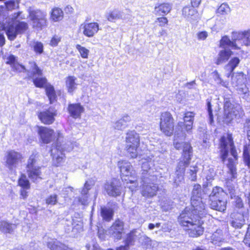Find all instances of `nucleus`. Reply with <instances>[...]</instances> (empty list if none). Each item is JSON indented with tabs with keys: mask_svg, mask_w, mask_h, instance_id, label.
I'll use <instances>...</instances> for the list:
<instances>
[{
	"mask_svg": "<svg viewBox=\"0 0 250 250\" xmlns=\"http://www.w3.org/2000/svg\"><path fill=\"white\" fill-rule=\"evenodd\" d=\"M30 67L27 70V76L31 79L34 85L39 88L45 86L46 95L49 99L50 104L56 101V95L54 87L51 85L47 84V80L42 77V70L39 68L34 62H29Z\"/></svg>",
	"mask_w": 250,
	"mask_h": 250,
	"instance_id": "7ed1b4c3",
	"label": "nucleus"
},
{
	"mask_svg": "<svg viewBox=\"0 0 250 250\" xmlns=\"http://www.w3.org/2000/svg\"><path fill=\"white\" fill-rule=\"evenodd\" d=\"M77 79L74 76H68L66 78L65 85L68 93L73 94L77 89L78 83Z\"/></svg>",
	"mask_w": 250,
	"mask_h": 250,
	"instance_id": "c756f323",
	"label": "nucleus"
},
{
	"mask_svg": "<svg viewBox=\"0 0 250 250\" xmlns=\"http://www.w3.org/2000/svg\"><path fill=\"white\" fill-rule=\"evenodd\" d=\"M118 166L120 169L123 180L126 181L125 187L131 191L135 190L137 186V180L135 171L130 163L127 161H120L118 163Z\"/></svg>",
	"mask_w": 250,
	"mask_h": 250,
	"instance_id": "39448f33",
	"label": "nucleus"
},
{
	"mask_svg": "<svg viewBox=\"0 0 250 250\" xmlns=\"http://www.w3.org/2000/svg\"><path fill=\"white\" fill-rule=\"evenodd\" d=\"M56 115V110L50 107L48 110L41 112L38 115V117L42 123L50 125L54 122L55 116Z\"/></svg>",
	"mask_w": 250,
	"mask_h": 250,
	"instance_id": "6ab92c4d",
	"label": "nucleus"
},
{
	"mask_svg": "<svg viewBox=\"0 0 250 250\" xmlns=\"http://www.w3.org/2000/svg\"><path fill=\"white\" fill-rule=\"evenodd\" d=\"M122 18V14L121 11L115 9L110 11L106 15L107 19L112 22L115 21L117 20L120 19Z\"/></svg>",
	"mask_w": 250,
	"mask_h": 250,
	"instance_id": "f704fd0d",
	"label": "nucleus"
},
{
	"mask_svg": "<svg viewBox=\"0 0 250 250\" xmlns=\"http://www.w3.org/2000/svg\"><path fill=\"white\" fill-rule=\"evenodd\" d=\"M243 158L245 165L250 168V143L244 147Z\"/></svg>",
	"mask_w": 250,
	"mask_h": 250,
	"instance_id": "e433bc0d",
	"label": "nucleus"
},
{
	"mask_svg": "<svg viewBox=\"0 0 250 250\" xmlns=\"http://www.w3.org/2000/svg\"><path fill=\"white\" fill-rule=\"evenodd\" d=\"M213 78L214 81L217 84H221L222 80L220 77L219 73L217 71H214L212 73Z\"/></svg>",
	"mask_w": 250,
	"mask_h": 250,
	"instance_id": "6e6d98bb",
	"label": "nucleus"
},
{
	"mask_svg": "<svg viewBox=\"0 0 250 250\" xmlns=\"http://www.w3.org/2000/svg\"><path fill=\"white\" fill-rule=\"evenodd\" d=\"M38 132L44 144L50 143L55 138L54 130L46 127H38Z\"/></svg>",
	"mask_w": 250,
	"mask_h": 250,
	"instance_id": "aec40b11",
	"label": "nucleus"
},
{
	"mask_svg": "<svg viewBox=\"0 0 250 250\" xmlns=\"http://www.w3.org/2000/svg\"><path fill=\"white\" fill-rule=\"evenodd\" d=\"M198 171V168L197 167L193 166L190 167L189 169V171L188 173L189 174V178L192 181H195L196 179V173Z\"/></svg>",
	"mask_w": 250,
	"mask_h": 250,
	"instance_id": "49530a36",
	"label": "nucleus"
},
{
	"mask_svg": "<svg viewBox=\"0 0 250 250\" xmlns=\"http://www.w3.org/2000/svg\"><path fill=\"white\" fill-rule=\"evenodd\" d=\"M230 8L226 3L222 4L217 10V13L221 15H226L230 12Z\"/></svg>",
	"mask_w": 250,
	"mask_h": 250,
	"instance_id": "79ce46f5",
	"label": "nucleus"
},
{
	"mask_svg": "<svg viewBox=\"0 0 250 250\" xmlns=\"http://www.w3.org/2000/svg\"><path fill=\"white\" fill-rule=\"evenodd\" d=\"M232 55V52L229 49H223L218 53L216 63L218 65L226 62Z\"/></svg>",
	"mask_w": 250,
	"mask_h": 250,
	"instance_id": "c85d7f7f",
	"label": "nucleus"
},
{
	"mask_svg": "<svg viewBox=\"0 0 250 250\" xmlns=\"http://www.w3.org/2000/svg\"><path fill=\"white\" fill-rule=\"evenodd\" d=\"M131 121L130 117L128 115L123 116L118 120L112 123V127L116 130H123L127 127V123Z\"/></svg>",
	"mask_w": 250,
	"mask_h": 250,
	"instance_id": "a878e982",
	"label": "nucleus"
},
{
	"mask_svg": "<svg viewBox=\"0 0 250 250\" xmlns=\"http://www.w3.org/2000/svg\"><path fill=\"white\" fill-rule=\"evenodd\" d=\"M139 146L133 145H125L127 152L131 158H136L138 155L137 149Z\"/></svg>",
	"mask_w": 250,
	"mask_h": 250,
	"instance_id": "58836bf2",
	"label": "nucleus"
},
{
	"mask_svg": "<svg viewBox=\"0 0 250 250\" xmlns=\"http://www.w3.org/2000/svg\"><path fill=\"white\" fill-rule=\"evenodd\" d=\"M104 188L109 196L116 197L119 196L121 193L122 188L120 184L115 179L105 184Z\"/></svg>",
	"mask_w": 250,
	"mask_h": 250,
	"instance_id": "a211bd4d",
	"label": "nucleus"
},
{
	"mask_svg": "<svg viewBox=\"0 0 250 250\" xmlns=\"http://www.w3.org/2000/svg\"><path fill=\"white\" fill-rule=\"evenodd\" d=\"M201 2V0H191V4L192 6L191 7H197L199 5Z\"/></svg>",
	"mask_w": 250,
	"mask_h": 250,
	"instance_id": "680f3d73",
	"label": "nucleus"
},
{
	"mask_svg": "<svg viewBox=\"0 0 250 250\" xmlns=\"http://www.w3.org/2000/svg\"><path fill=\"white\" fill-rule=\"evenodd\" d=\"M211 239L212 243L217 244L218 243L221 242L223 240V233L221 229H217L214 232L211 236Z\"/></svg>",
	"mask_w": 250,
	"mask_h": 250,
	"instance_id": "4c0bfd02",
	"label": "nucleus"
},
{
	"mask_svg": "<svg viewBox=\"0 0 250 250\" xmlns=\"http://www.w3.org/2000/svg\"><path fill=\"white\" fill-rule=\"evenodd\" d=\"M5 41L4 35L0 33V46H2L5 44Z\"/></svg>",
	"mask_w": 250,
	"mask_h": 250,
	"instance_id": "69168bd1",
	"label": "nucleus"
},
{
	"mask_svg": "<svg viewBox=\"0 0 250 250\" xmlns=\"http://www.w3.org/2000/svg\"><path fill=\"white\" fill-rule=\"evenodd\" d=\"M68 110L72 117L78 118L81 117V114L84 111V108L80 104H69Z\"/></svg>",
	"mask_w": 250,
	"mask_h": 250,
	"instance_id": "bb28decb",
	"label": "nucleus"
},
{
	"mask_svg": "<svg viewBox=\"0 0 250 250\" xmlns=\"http://www.w3.org/2000/svg\"><path fill=\"white\" fill-rule=\"evenodd\" d=\"M61 41V38L58 36L55 35L50 41V45L52 46H57Z\"/></svg>",
	"mask_w": 250,
	"mask_h": 250,
	"instance_id": "5fc2aeb1",
	"label": "nucleus"
},
{
	"mask_svg": "<svg viewBox=\"0 0 250 250\" xmlns=\"http://www.w3.org/2000/svg\"><path fill=\"white\" fill-rule=\"evenodd\" d=\"M101 213L103 219L108 222L112 218L113 211L110 208L103 207L101 208Z\"/></svg>",
	"mask_w": 250,
	"mask_h": 250,
	"instance_id": "72a5a7b5",
	"label": "nucleus"
},
{
	"mask_svg": "<svg viewBox=\"0 0 250 250\" xmlns=\"http://www.w3.org/2000/svg\"><path fill=\"white\" fill-rule=\"evenodd\" d=\"M34 51L38 53L41 54L43 52V44L39 42H34L33 44Z\"/></svg>",
	"mask_w": 250,
	"mask_h": 250,
	"instance_id": "09e8293b",
	"label": "nucleus"
},
{
	"mask_svg": "<svg viewBox=\"0 0 250 250\" xmlns=\"http://www.w3.org/2000/svg\"><path fill=\"white\" fill-rule=\"evenodd\" d=\"M79 30L85 36L91 38L100 30L99 25L96 22H85L81 24Z\"/></svg>",
	"mask_w": 250,
	"mask_h": 250,
	"instance_id": "2eb2a0df",
	"label": "nucleus"
},
{
	"mask_svg": "<svg viewBox=\"0 0 250 250\" xmlns=\"http://www.w3.org/2000/svg\"><path fill=\"white\" fill-rule=\"evenodd\" d=\"M220 156L222 162H225L228 158L227 167L232 178L237 175L236 165L238 164V155L231 136L229 135L223 136L220 140Z\"/></svg>",
	"mask_w": 250,
	"mask_h": 250,
	"instance_id": "f03ea898",
	"label": "nucleus"
},
{
	"mask_svg": "<svg viewBox=\"0 0 250 250\" xmlns=\"http://www.w3.org/2000/svg\"><path fill=\"white\" fill-rule=\"evenodd\" d=\"M46 14L43 12L37 10L30 13V17L32 21L33 27L42 29L46 26Z\"/></svg>",
	"mask_w": 250,
	"mask_h": 250,
	"instance_id": "ddd939ff",
	"label": "nucleus"
},
{
	"mask_svg": "<svg viewBox=\"0 0 250 250\" xmlns=\"http://www.w3.org/2000/svg\"><path fill=\"white\" fill-rule=\"evenodd\" d=\"M124 226L123 221L120 220H116L109 229V234L115 239L117 240L121 239L124 230Z\"/></svg>",
	"mask_w": 250,
	"mask_h": 250,
	"instance_id": "f3484780",
	"label": "nucleus"
},
{
	"mask_svg": "<svg viewBox=\"0 0 250 250\" xmlns=\"http://www.w3.org/2000/svg\"><path fill=\"white\" fill-rule=\"evenodd\" d=\"M244 243L250 247V224L248 228L247 233L244 239Z\"/></svg>",
	"mask_w": 250,
	"mask_h": 250,
	"instance_id": "3c124183",
	"label": "nucleus"
},
{
	"mask_svg": "<svg viewBox=\"0 0 250 250\" xmlns=\"http://www.w3.org/2000/svg\"><path fill=\"white\" fill-rule=\"evenodd\" d=\"M224 122L229 123L232 120L243 116L244 113L241 106L238 104H232L226 101L224 103Z\"/></svg>",
	"mask_w": 250,
	"mask_h": 250,
	"instance_id": "0eeeda50",
	"label": "nucleus"
},
{
	"mask_svg": "<svg viewBox=\"0 0 250 250\" xmlns=\"http://www.w3.org/2000/svg\"><path fill=\"white\" fill-rule=\"evenodd\" d=\"M79 201L83 205H87L88 203L87 195L82 196V197L79 198Z\"/></svg>",
	"mask_w": 250,
	"mask_h": 250,
	"instance_id": "052dcab7",
	"label": "nucleus"
},
{
	"mask_svg": "<svg viewBox=\"0 0 250 250\" xmlns=\"http://www.w3.org/2000/svg\"><path fill=\"white\" fill-rule=\"evenodd\" d=\"M57 202V195L56 194L50 195L46 199V203L47 205H54Z\"/></svg>",
	"mask_w": 250,
	"mask_h": 250,
	"instance_id": "8fccbe9b",
	"label": "nucleus"
},
{
	"mask_svg": "<svg viewBox=\"0 0 250 250\" xmlns=\"http://www.w3.org/2000/svg\"><path fill=\"white\" fill-rule=\"evenodd\" d=\"M140 136L135 131H129L126 134L125 145L139 146Z\"/></svg>",
	"mask_w": 250,
	"mask_h": 250,
	"instance_id": "393cba45",
	"label": "nucleus"
},
{
	"mask_svg": "<svg viewBox=\"0 0 250 250\" xmlns=\"http://www.w3.org/2000/svg\"><path fill=\"white\" fill-rule=\"evenodd\" d=\"M201 186L195 185L192 191L191 207H186L178 217L180 224L192 237H198L204 231L202 219L207 212L201 198Z\"/></svg>",
	"mask_w": 250,
	"mask_h": 250,
	"instance_id": "f257e3e1",
	"label": "nucleus"
},
{
	"mask_svg": "<svg viewBox=\"0 0 250 250\" xmlns=\"http://www.w3.org/2000/svg\"><path fill=\"white\" fill-rule=\"evenodd\" d=\"M230 224L235 229H241L245 224V220L243 214L237 213L232 215Z\"/></svg>",
	"mask_w": 250,
	"mask_h": 250,
	"instance_id": "cd10ccee",
	"label": "nucleus"
},
{
	"mask_svg": "<svg viewBox=\"0 0 250 250\" xmlns=\"http://www.w3.org/2000/svg\"><path fill=\"white\" fill-rule=\"evenodd\" d=\"M160 129L166 135L170 136L174 130V120L169 112L162 113L160 118Z\"/></svg>",
	"mask_w": 250,
	"mask_h": 250,
	"instance_id": "9b49d317",
	"label": "nucleus"
},
{
	"mask_svg": "<svg viewBox=\"0 0 250 250\" xmlns=\"http://www.w3.org/2000/svg\"><path fill=\"white\" fill-rule=\"evenodd\" d=\"M178 135V133L175 135L174 145L177 149H183V152L175 171L176 177L174 178V182L176 185H179L184 180L185 168L189 165L192 155V147L190 144L186 143H179L177 139L178 136H176Z\"/></svg>",
	"mask_w": 250,
	"mask_h": 250,
	"instance_id": "20e7f679",
	"label": "nucleus"
},
{
	"mask_svg": "<svg viewBox=\"0 0 250 250\" xmlns=\"http://www.w3.org/2000/svg\"><path fill=\"white\" fill-rule=\"evenodd\" d=\"M236 205L238 208H241L243 206L242 200L240 198H237L236 201Z\"/></svg>",
	"mask_w": 250,
	"mask_h": 250,
	"instance_id": "e2e57ef3",
	"label": "nucleus"
},
{
	"mask_svg": "<svg viewBox=\"0 0 250 250\" xmlns=\"http://www.w3.org/2000/svg\"><path fill=\"white\" fill-rule=\"evenodd\" d=\"M208 36V33L207 31H200L197 34L198 40L204 41L206 39Z\"/></svg>",
	"mask_w": 250,
	"mask_h": 250,
	"instance_id": "603ef678",
	"label": "nucleus"
},
{
	"mask_svg": "<svg viewBox=\"0 0 250 250\" xmlns=\"http://www.w3.org/2000/svg\"><path fill=\"white\" fill-rule=\"evenodd\" d=\"M207 110L208 113L209 118L210 124H211L213 121V114H212V106H213L212 104V102L211 101V100L208 99L207 100Z\"/></svg>",
	"mask_w": 250,
	"mask_h": 250,
	"instance_id": "a18cd8bd",
	"label": "nucleus"
},
{
	"mask_svg": "<svg viewBox=\"0 0 250 250\" xmlns=\"http://www.w3.org/2000/svg\"><path fill=\"white\" fill-rule=\"evenodd\" d=\"M28 29V24L23 21H16L10 25L6 30L8 38L11 41L14 40L18 34L24 33Z\"/></svg>",
	"mask_w": 250,
	"mask_h": 250,
	"instance_id": "f8f14e48",
	"label": "nucleus"
},
{
	"mask_svg": "<svg viewBox=\"0 0 250 250\" xmlns=\"http://www.w3.org/2000/svg\"><path fill=\"white\" fill-rule=\"evenodd\" d=\"M63 13L59 8L56 7L52 10L51 18L54 21L61 20L63 18Z\"/></svg>",
	"mask_w": 250,
	"mask_h": 250,
	"instance_id": "c9c22d12",
	"label": "nucleus"
},
{
	"mask_svg": "<svg viewBox=\"0 0 250 250\" xmlns=\"http://www.w3.org/2000/svg\"><path fill=\"white\" fill-rule=\"evenodd\" d=\"M226 193L223 188L219 187L213 188L211 193L209 196L211 208L220 211H224L226 208V200L224 197Z\"/></svg>",
	"mask_w": 250,
	"mask_h": 250,
	"instance_id": "423d86ee",
	"label": "nucleus"
},
{
	"mask_svg": "<svg viewBox=\"0 0 250 250\" xmlns=\"http://www.w3.org/2000/svg\"><path fill=\"white\" fill-rule=\"evenodd\" d=\"M61 135L60 132L58 133L56 145L51 150L53 163L56 166H60L64 161L65 157L63 151L68 149L64 146V145H63V146H62V144L60 142Z\"/></svg>",
	"mask_w": 250,
	"mask_h": 250,
	"instance_id": "9d476101",
	"label": "nucleus"
},
{
	"mask_svg": "<svg viewBox=\"0 0 250 250\" xmlns=\"http://www.w3.org/2000/svg\"><path fill=\"white\" fill-rule=\"evenodd\" d=\"M23 188L21 191V195L23 198H26L27 196V192Z\"/></svg>",
	"mask_w": 250,
	"mask_h": 250,
	"instance_id": "774afa93",
	"label": "nucleus"
},
{
	"mask_svg": "<svg viewBox=\"0 0 250 250\" xmlns=\"http://www.w3.org/2000/svg\"><path fill=\"white\" fill-rule=\"evenodd\" d=\"M239 62L240 60L237 57H234L229 61V62L225 66V69L228 72L227 74V77L230 76Z\"/></svg>",
	"mask_w": 250,
	"mask_h": 250,
	"instance_id": "2f4dec72",
	"label": "nucleus"
},
{
	"mask_svg": "<svg viewBox=\"0 0 250 250\" xmlns=\"http://www.w3.org/2000/svg\"><path fill=\"white\" fill-rule=\"evenodd\" d=\"M155 180L156 177L154 176H143V182L144 184L142 190V194L143 196L148 198L153 197L156 195L158 190V187L153 182Z\"/></svg>",
	"mask_w": 250,
	"mask_h": 250,
	"instance_id": "1a4fd4ad",
	"label": "nucleus"
},
{
	"mask_svg": "<svg viewBox=\"0 0 250 250\" xmlns=\"http://www.w3.org/2000/svg\"><path fill=\"white\" fill-rule=\"evenodd\" d=\"M76 48L79 51L82 58L87 59L88 58L89 50L88 49L80 44H77L76 45Z\"/></svg>",
	"mask_w": 250,
	"mask_h": 250,
	"instance_id": "ea45409f",
	"label": "nucleus"
},
{
	"mask_svg": "<svg viewBox=\"0 0 250 250\" xmlns=\"http://www.w3.org/2000/svg\"><path fill=\"white\" fill-rule=\"evenodd\" d=\"M142 167L144 171H147L149 169V165L148 162H144L142 164Z\"/></svg>",
	"mask_w": 250,
	"mask_h": 250,
	"instance_id": "0e129e2a",
	"label": "nucleus"
},
{
	"mask_svg": "<svg viewBox=\"0 0 250 250\" xmlns=\"http://www.w3.org/2000/svg\"><path fill=\"white\" fill-rule=\"evenodd\" d=\"M16 228L15 224L9 223L5 221H0V231L5 233H11Z\"/></svg>",
	"mask_w": 250,
	"mask_h": 250,
	"instance_id": "473e14b6",
	"label": "nucleus"
},
{
	"mask_svg": "<svg viewBox=\"0 0 250 250\" xmlns=\"http://www.w3.org/2000/svg\"><path fill=\"white\" fill-rule=\"evenodd\" d=\"M156 22H159V25L163 26L167 24L168 21L166 17H161L157 18Z\"/></svg>",
	"mask_w": 250,
	"mask_h": 250,
	"instance_id": "13d9d810",
	"label": "nucleus"
},
{
	"mask_svg": "<svg viewBox=\"0 0 250 250\" xmlns=\"http://www.w3.org/2000/svg\"><path fill=\"white\" fill-rule=\"evenodd\" d=\"M171 6L169 3H163L155 6L154 13L158 15H164L170 12Z\"/></svg>",
	"mask_w": 250,
	"mask_h": 250,
	"instance_id": "7c9ffc66",
	"label": "nucleus"
},
{
	"mask_svg": "<svg viewBox=\"0 0 250 250\" xmlns=\"http://www.w3.org/2000/svg\"><path fill=\"white\" fill-rule=\"evenodd\" d=\"M236 32L232 33L231 40L227 36H224L220 41L219 46L222 49H227V48H231L233 49H240L239 41L236 36H235Z\"/></svg>",
	"mask_w": 250,
	"mask_h": 250,
	"instance_id": "4468645a",
	"label": "nucleus"
},
{
	"mask_svg": "<svg viewBox=\"0 0 250 250\" xmlns=\"http://www.w3.org/2000/svg\"><path fill=\"white\" fill-rule=\"evenodd\" d=\"M194 116L195 114L192 112L188 111L186 112L184 116V122H179L178 127L181 128L182 126H184V128L187 132H191Z\"/></svg>",
	"mask_w": 250,
	"mask_h": 250,
	"instance_id": "4be33fe9",
	"label": "nucleus"
},
{
	"mask_svg": "<svg viewBox=\"0 0 250 250\" xmlns=\"http://www.w3.org/2000/svg\"><path fill=\"white\" fill-rule=\"evenodd\" d=\"M22 159V155L20 153L14 150L8 151L6 155V166L10 169H13L21 162Z\"/></svg>",
	"mask_w": 250,
	"mask_h": 250,
	"instance_id": "dca6fc26",
	"label": "nucleus"
},
{
	"mask_svg": "<svg viewBox=\"0 0 250 250\" xmlns=\"http://www.w3.org/2000/svg\"><path fill=\"white\" fill-rule=\"evenodd\" d=\"M245 129L247 132L248 138L250 143V120H247L244 125Z\"/></svg>",
	"mask_w": 250,
	"mask_h": 250,
	"instance_id": "864d4df0",
	"label": "nucleus"
},
{
	"mask_svg": "<svg viewBox=\"0 0 250 250\" xmlns=\"http://www.w3.org/2000/svg\"><path fill=\"white\" fill-rule=\"evenodd\" d=\"M208 172L209 174H207L206 179L207 181H210L213 179L215 173L214 171V170L212 169H209L208 170Z\"/></svg>",
	"mask_w": 250,
	"mask_h": 250,
	"instance_id": "4d7b16f0",
	"label": "nucleus"
},
{
	"mask_svg": "<svg viewBox=\"0 0 250 250\" xmlns=\"http://www.w3.org/2000/svg\"><path fill=\"white\" fill-rule=\"evenodd\" d=\"M19 185L23 188L29 189L30 188V183L26 175L22 174L19 180Z\"/></svg>",
	"mask_w": 250,
	"mask_h": 250,
	"instance_id": "a19ab883",
	"label": "nucleus"
},
{
	"mask_svg": "<svg viewBox=\"0 0 250 250\" xmlns=\"http://www.w3.org/2000/svg\"><path fill=\"white\" fill-rule=\"evenodd\" d=\"M6 63L8 64H10L11 65V66L12 67L14 63H17V62H15V57L13 55H10L7 58V62Z\"/></svg>",
	"mask_w": 250,
	"mask_h": 250,
	"instance_id": "bf43d9fd",
	"label": "nucleus"
},
{
	"mask_svg": "<svg viewBox=\"0 0 250 250\" xmlns=\"http://www.w3.org/2000/svg\"><path fill=\"white\" fill-rule=\"evenodd\" d=\"M182 15L187 21L191 23H193L199 19L197 11L189 6L183 8Z\"/></svg>",
	"mask_w": 250,
	"mask_h": 250,
	"instance_id": "5701e85b",
	"label": "nucleus"
},
{
	"mask_svg": "<svg viewBox=\"0 0 250 250\" xmlns=\"http://www.w3.org/2000/svg\"><path fill=\"white\" fill-rule=\"evenodd\" d=\"M93 183L91 181H86L84 184V187L82 190L81 195H87L88 190L91 189L93 186Z\"/></svg>",
	"mask_w": 250,
	"mask_h": 250,
	"instance_id": "de8ad7c7",
	"label": "nucleus"
},
{
	"mask_svg": "<svg viewBox=\"0 0 250 250\" xmlns=\"http://www.w3.org/2000/svg\"><path fill=\"white\" fill-rule=\"evenodd\" d=\"M135 231L133 230L127 234V237L125 241V243L126 244V246H129L130 245H132L133 244L135 239Z\"/></svg>",
	"mask_w": 250,
	"mask_h": 250,
	"instance_id": "c03bdc74",
	"label": "nucleus"
},
{
	"mask_svg": "<svg viewBox=\"0 0 250 250\" xmlns=\"http://www.w3.org/2000/svg\"><path fill=\"white\" fill-rule=\"evenodd\" d=\"M145 109L148 112H151L154 110V106L153 105H147L145 106Z\"/></svg>",
	"mask_w": 250,
	"mask_h": 250,
	"instance_id": "338daca9",
	"label": "nucleus"
},
{
	"mask_svg": "<svg viewBox=\"0 0 250 250\" xmlns=\"http://www.w3.org/2000/svg\"><path fill=\"white\" fill-rule=\"evenodd\" d=\"M37 154L31 155L27 162V173L28 177L34 183H38L42 179L41 167L37 165Z\"/></svg>",
	"mask_w": 250,
	"mask_h": 250,
	"instance_id": "6e6552de",
	"label": "nucleus"
},
{
	"mask_svg": "<svg viewBox=\"0 0 250 250\" xmlns=\"http://www.w3.org/2000/svg\"><path fill=\"white\" fill-rule=\"evenodd\" d=\"M44 240L47 247L50 250H72L71 248L58 241L56 239L45 236Z\"/></svg>",
	"mask_w": 250,
	"mask_h": 250,
	"instance_id": "412c9836",
	"label": "nucleus"
},
{
	"mask_svg": "<svg viewBox=\"0 0 250 250\" xmlns=\"http://www.w3.org/2000/svg\"><path fill=\"white\" fill-rule=\"evenodd\" d=\"M12 67L14 71L18 72H25L27 74V70L29 69L30 64H29V66H27L26 69L23 65L17 62L14 63Z\"/></svg>",
	"mask_w": 250,
	"mask_h": 250,
	"instance_id": "37998d69",
	"label": "nucleus"
},
{
	"mask_svg": "<svg viewBox=\"0 0 250 250\" xmlns=\"http://www.w3.org/2000/svg\"><path fill=\"white\" fill-rule=\"evenodd\" d=\"M235 36L238 38L240 48L243 45H250V29L242 32H236Z\"/></svg>",
	"mask_w": 250,
	"mask_h": 250,
	"instance_id": "b1692460",
	"label": "nucleus"
}]
</instances>
